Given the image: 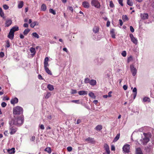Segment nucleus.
<instances>
[{
    "label": "nucleus",
    "mask_w": 154,
    "mask_h": 154,
    "mask_svg": "<svg viewBox=\"0 0 154 154\" xmlns=\"http://www.w3.org/2000/svg\"><path fill=\"white\" fill-rule=\"evenodd\" d=\"M77 93V91L76 90H74V89H72L71 90V93L72 94H76Z\"/></svg>",
    "instance_id": "nucleus-44"
},
{
    "label": "nucleus",
    "mask_w": 154,
    "mask_h": 154,
    "mask_svg": "<svg viewBox=\"0 0 154 154\" xmlns=\"http://www.w3.org/2000/svg\"><path fill=\"white\" fill-rule=\"evenodd\" d=\"M23 26L24 27L27 28L28 27L29 25L27 23H25L23 25Z\"/></svg>",
    "instance_id": "nucleus-63"
},
{
    "label": "nucleus",
    "mask_w": 154,
    "mask_h": 154,
    "mask_svg": "<svg viewBox=\"0 0 154 154\" xmlns=\"http://www.w3.org/2000/svg\"><path fill=\"white\" fill-rule=\"evenodd\" d=\"M102 128V126L100 125H97L95 128V129L96 131H100Z\"/></svg>",
    "instance_id": "nucleus-22"
},
{
    "label": "nucleus",
    "mask_w": 154,
    "mask_h": 154,
    "mask_svg": "<svg viewBox=\"0 0 154 154\" xmlns=\"http://www.w3.org/2000/svg\"><path fill=\"white\" fill-rule=\"evenodd\" d=\"M131 41L135 45L137 43V39H131Z\"/></svg>",
    "instance_id": "nucleus-41"
},
{
    "label": "nucleus",
    "mask_w": 154,
    "mask_h": 154,
    "mask_svg": "<svg viewBox=\"0 0 154 154\" xmlns=\"http://www.w3.org/2000/svg\"><path fill=\"white\" fill-rule=\"evenodd\" d=\"M50 13L53 14L54 15H55L56 13L55 10H54L53 9L50 8L49 10Z\"/></svg>",
    "instance_id": "nucleus-34"
},
{
    "label": "nucleus",
    "mask_w": 154,
    "mask_h": 154,
    "mask_svg": "<svg viewBox=\"0 0 154 154\" xmlns=\"http://www.w3.org/2000/svg\"><path fill=\"white\" fill-rule=\"evenodd\" d=\"M143 135L144 136V138L141 139L140 141L143 145H145L149 141V139L147 134L144 133Z\"/></svg>",
    "instance_id": "nucleus-5"
},
{
    "label": "nucleus",
    "mask_w": 154,
    "mask_h": 154,
    "mask_svg": "<svg viewBox=\"0 0 154 154\" xmlns=\"http://www.w3.org/2000/svg\"><path fill=\"white\" fill-rule=\"evenodd\" d=\"M12 23V21L10 19L7 20L5 23V26L8 27Z\"/></svg>",
    "instance_id": "nucleus-14"
},
{
    "label": "nucleus",
    "mask_w": 154,
    "mask_h": 154,
    "mask_svg": "<svg viewBox=\"0 0 154 154\" xmlns=\"http://www.w3.org/2000/svg\"><path fill=\"white\" fill-rule=\"evenodd\" d=\"M134 93V99L137 94V89L136 88H134L132 91Z\"/></svg>",
    "instance_id": "nucleus-18"
},
{
    "label": "nucleus",
    "mask_w": 154,
    "mask_h": 154,
    "mask_svg": "<svg viewBox=\"0 0 154 154\" xmlns=\"http://www.w3.org/2000/svg\"><path fill=\"white\" fill-rule=\"evenodd\" d=\"M47 88L49 90L51 91H52L54 89L53 86L50 84H48V85Z\"/></svg>",
    "instance_id": "nucleus-23"
},
{
    "label": "nucleus",
    "mask_w": 154,
    "mask_h": 154,
    "mask_svg": "<svg viewBox=\"0 0 154 154\" xmlns=\"http://www.w3.org/2000/svg\"><path fill=\"white\" fill-rule=\"evenodd\" d=\"M122 19L124 21L128 20V19L127 16L126 15H123L122 16Z\"/></svg>",
    "instance_id": "nucleus-36"
},
{
    "label": "nucleus",
    "mask_w": 154,
    "mask_h": 154,
    "mask_svg": "<svg viewBox=\"0 0 154 154\" xmlns=\"http://www.w3.org/2000/svg\"><path fill=\"white\" fill-rule=\"evenodd\" d=\"M111 150L112 151H115V146L113 145H112L111 146Z\"/></svg>",
    "instance_id": "nucleus-55"
},
{
    "label": "nucleus",
    "mask_w": 154,
    "mask_h": 154,
    "mask_svg": "<svg viewBox=\"0 0 154 154\" xmlns=\"http://www.w3.org/2000/svg\"><path fill=\"white\" fill-rule=\"evenodd\" d=\"M133 60L132 57V56H130L128 59V62H129L130 61H132Z\"/></svg>",
    "instance_id": "nucleus-46"
},
{
    "label": "nucleus",
    "mask_w": 154,
    "mask_h": 154,
    "mask_svg": "<svg viewBox=\"0 0 154 154\" xmlns=\"http://www.w3.org/2000/svg\"><path fill=\"white\" fill-rule=\"evenodd\" d=\"M152 149L150 147V146H148L145 148V150H146V152H149L152 151Z\"/></svg>",
    "instance_id": "nucleus-21"
},
{
    "label": "nucleus",
    "mask_w": 154,
    "mask_h": 154,
    "mask_svg": "<svg viewBox=\"0 0 154 154\" xmlns=\"http://www.w3.org/2000/svg\"><path fill=\"white\" fill-rule=\"evenodd\" d=\"M0 15L1 17L4 18V14L2 11V10L1 8H0Z\"/></svg>",
    "instance_id": "nucleus-37"
},
{
    "label": "nucleus",
    "mask_w": 154,
    "mask_h": 154,
    "mask_svg": "<svg viewBox=\"0 0 154 154\" xmlns=\"http://www.w3.org/2000/svg\"><path fill=\"white\" fill-rule=\"evenodd\" d=\"M85 141L86 142L91 143H93L95 142L94 138L90 137H88L86 139Z\"/></svg>",
    "instance_id": "nucleus-15"
},
{
    "label": "nucleus",
    "mask_w": 154,
    "mask_h": 154,
    "mask_svg": "<svg viewBox=\"0 0 154 154\" xmlns=\"http://www.w3.org/2000/svg\"><path fill=\"white\" fill-rule=\"evenodd\" d=\"M88 91H79L78 94L81 95H85L87 94Z\"/></svg>",
    "instance_id": "nucleus-16"
},
{
    "label": "nucleus",
    "mask_w": 154,
    "mask_h": 154,
    "mask_svg": "<svg viewBox=\"0 0 154 154\" xmlns=\"http://www.w3.org/2000/svg\"><path fill=\"white\" fill-rule=\"evenodd\" d=\"M105 150L107 153V154H109L110 153V151L109 148L105 149Z\"/></svg>",
    "instance_id": "nucleus-58"
},
{
    "label": "nucleus",
    "mask_w": 154,
    "mask_h": 154,
    "mask_svg": "<svg viewBox=\"0 0 154 154\" xmlns=\"http://www.w3.org/2000/svg\"><path fill=\"white\" fill-rule=\"evenodd\" d=\"M23 1L20 2L18 5V8H21L23 7Z\"/></svg>",
    "instance_id": "nucleus-32"
},
{
    "label": "nucleus",
    "mask_w": 154,
    "mask_h": 154,
    "mask_svg": "<svg viewBox=\"0 0 154 154\" xmlns=\"http://www.w3.org/2000/svg\"><path fill=\"white\" fill-rule=\"evenodd\" d=\"M88 95L90 97L93 99H95L96 98V96L92 92L89 93Z\"/></svg>",
    "instance_id": "nucleus-26"
},
{
    "label": "nucleus",
    "mask_w": 154,
    "mask_h": 154,
    "mask_svg": "<svg viewBox=\"0 0 154 154\" xmlns=\"http://www.w3.org/2000/svg\"><path fill=\"white\" fill-rule=\"evenodd\" d=\"M130 30L132 32H133L134 31V29L133 27L132 26H131L130 27Z\"/></svg>",
    "instance_id": "nucleus-52"
},
{
    "label": "nucleus",
    "mask_w": 154,
    "mask_h": 154,
    "mask_svg": "<svg viewBox=\"0 0 154 154\" xmlns=\"http://www.w3.org/2000/svg\"><path fill=\"white\" fill-rule=\"evenodd\" d=\"M121 54L124 57H126L127 54L126 51H123L121 53Z\"/></svg>",
    "instance_id": "nucleus-42"
},
{
    "label": "nucleus",
    "mask_w": 154,
    "mask_h": 154,
    "mask_svg": "<svg viewBox=\"0 0 154 154\" xmlns=\"http://www.w3.org/2000/svg\"><path fill=\"white\" fill-rule=\"evenodd\" d=\"M71 102L77 104H79V100H72L71 101Z\"/></svg>",
    "instance_id": "nucleus-43"
},
{
    "label": "nucleus",
    "mask_w": 154,
    "mask_h": 154,
    "mask_svg": "<svg viewBox=\"0 0 154 154\" xmlns=\"http://www.w3.org/2000/svg\"><path fill=\"white\" fill-rule=\"evenodd\" d=\"M120 137V134H117L116 137L114 138L113 140V142L117 141L119 139Z\"/></svg>",
    "instance_id": "nucleus-25"
},
{
    "label": "nucleus",
    "mask_w": 154,
    "mask_h": 154,
    "mask_svg": "<svg viewBox=\"0 0 154 154\" xmlns=\"http://www.w3.org/2000/svg\"><path fill=\"white\" fill-rule=\"evenodd\" d=\"M6 105H7L6 103L5 102H3L1 104V106H2V107H5L6 106Z\"/></svg>",
    "instance_id": "nucleus-51"
},
{
    "label": "nucleus",
    "mask_w": 154,
    "mask_h": 154,
    "mask_svg": "<svg viewBox=\"0 0 154 154\" xmlns=\"http://www.w3.org/2000/svg\"><path fill=\"white\" fill-rule=\"evenodd\" d=\"M99 27L97 26H95L93 29V31L95 34L98 33L99 31Z\"/></svg>",
    "instance_id": "nucleus-10"
},
{
    "label": "nucleus",
    "mask_w": 154,
    "mask_h": 154,
    "mask_svg": "<svg viewBox=\"0 0 154 154\" xmlns=\"http://www.w3.org/2000/svg\"><path fill=\"white\" fill-rule=\"evenodd\" d=\"M104 147L105 148V149L109 148L108 145L106 143H105L104 144Z\"/></svg>",
    "instance_id": "nucleus-53"
},
{
    "label": "nucleus",
    "mask_w": 154,
    "mask_h": 154,
    "mask_svg": "<svg viewBox=\"0 0 154 154\" xmlns=\"http://www.w3.org/2000/svg\"><path fill=\"white\" fill-rule=\"evenodd\" d=\"M13 111V114L15 115L22 114L23 112L22 108L18 106L14 108Z\"/></svg>",
    "instance_id": "nucleus-3"
},
{
    "label": "nucleus",
    "mask_w": 154,
    "mask_h": 154,
    "mask_svg": "<svg viewBox=\"0 0 154 154\" xmlns=\"http://www.w3.org/2000/svg\"><path fill=\"white\" fill-rule=\"evenodd\" d=\"M38 22L36 21H34L30 25V26L32 28H33L35 25H38Z\"/></svg>",
    "instance_id": "nucleus-24"
},
{
    "label": "nucleus",
    "mask_w": 154,
    "mask_h": 154,
    "mask_svg": "<svg viewBox=\"0 0 154 154\" xmlns=\"http://www.w3.org/2000/svg\"><path fill=\"white\" fill-rule=\"evenodd\" d=\"M30 51L31 53H32V55H35V50L34 48L32 47L30 48Z\"/></svg>",
    "instance_id": "nucleus-27"
},
{
    "label": "nucleus",
    "mask_w": 154,
    "mask_h": 154,
    "mask_svg": "<svg viewBox=\"0 0 154 154\" xmlns=\"http://www.w3.org/2000/svg\"><path fill=\"white\" fill-rule=\"evenodd\" d=\"M32 35L34 38H38L39 37V35L36 32L33 33Z\"/></svg>",
    "instance_id": "nucleus-35"
},
{
    "label": "nucleus",
    "mask_w": 154,
    "mask_h": 154,
    "mask_svg": "<svg viewBox=\"0 0 154 154\" xmlns=\"http://www.w3.org/2000/svg\"><path fill=\"white\" fill-rule=\"evenodd\" d=\"M51 95V94L49 92H48L45 96V98L48 99L49 97Z\"/></svg>",
    "instance_id": "nucleus-39"
},
{
    "label": "nucleus",
    "mask_w": 154,
    "mask_h": 154,
    "mask_svg": "<svg viewBox=\"0 0 154 154\" xmlns=\"http://www.w3.org/2000/svg\"><path fill=\"white\" fill-rule=\"evenodd\" d=\"M135 154H143L141 149L140 147H138L136 149Z\"/></svg>",
    "instance_id": "nucleus-12"
},
{
    "label": "nucleus",
    "mask_w": 154,
    "mask_h": 154,
    "mask_svg": "<svg viewBox=\"0 0 154 154\" xmlns=\"http://www.w3.org/2000/svg\"><path fill=\"white\" fill-rule=\"evenodd\" d=\"M90 81V80L88 78H86L85 79L84 82L86 84L89 83Z\"/></svg>",
    "instance_id": "nucleus-38"
},
{
    "label": "nucleus",
    "mask_w": 154,
    "mask_h": 154,
    "mask_svg": "<svg viewBox=\"0 0 154 154\" xmlns=\"http://www.w3.org/2000/svg\"><path fill=\"white\" fill-rule=\"evenodd\" d=\"M15 149L14 148H12L11 149H8L7 150L8 152V153L12 154H14L15 152Z\"/></svg>",
    "instance_id": "nucleus-19"
},
{
    "label": "nucleus",
    "mask_w": 154,
    "mask_h": 154,
    "mask_svg": "<svg viewBox=\"0 0 154 154\" xmlns=\"http://www.w3.org/2000/svg\"><path fill=\"white\" fill-rule=\"evenodd\" d=\"M19 30V27L17 26H15L11 29L8 35V37L9 38H13L14 37V32L17 31Z\"/></svg>",
    "instance_id": "nucleus-4"
},
{
    "label": "nucleus",
    "mask_w": 154,
    "mask_h": 154,
    "mask_svg": "<svg viewBox=\"0 0 154 154\" xmlns=\"http://www.w3.org/2000/svg\"><path fill=\"white\" fill-rule=\"evenodd\" d=\"M47 9L46 5L45 4H42L41 7V10L43 11H45Z\"/></svg>",
    "instance_id": "nucleus-17"
},
{
    "label": "nucleus",
    "mask_w": 154,
    "mask_h": 154,
    "mask_svg": "<svg viewBox=\"0 0 154 154\" xmlns=\"http://www.w3.org/2000/svg\"><path fill=\"white\" fill-rule=\"evenodd\" d=\"M49 60V58L48 57H46L45 58L44 61V69L46 72L48 74L52 75V73L51 71L49 69L48 66H49V64L48 63V61Z\"/></svg>",
    "instance_id": "nucleus-2"
},
{
    "label": "nucleus",
    "mask_w": 154,
    "mask_h": 154,
    "mask_svg": "<svg viewBox=\"0 0 154 154\" xmlns=\"http://www.w3.org/2000/svg\"><path fill=\"white\" fill-rule=\"evenodd\" d=\"M130 145L129 144L124 145L122 148L123 153H128L129 152Z\"/></svg>",
    "instance_id": "nucleus-7"
},
{
    "label": "nucleus",
    "mask_w": 154,
    "mask_h": 154,
    "mask_svg": "<svg viewBox=\"0 0 154 154\" xmlns=\"http://www.w3.org/2000/svg\"><path fill=\"white\" fill-rule=\"evenodd\" d=\"M123 0H119V3L122 6H123V4L122 3Z\"/></svg>",
    "instance_id": "nucleus-54"
},
{
    "label": "nucleus",
    "mask_w": 154,
    "mask_h": 154,
    "mask_svg": "<svg viewBox=\"0 0 154 154\" xmlns=\"http://www.w3.org/2000/svg\"><path fill=\"white\" fill-rule=\"evenodd\" d=\"M143 101L144 102H150V100L149 97H145L143 98Z\"/></svg>",
    "instance_id": "nucleus-29"
},
{
    "label": "nucleus",
    "mask_w": 154,
    "mask_h": 154,
    "mask_svg": "<svg viewBox=\"0 0 154 154\" xmlns=\"http://www.w3.org/2000/svg\"><path fill=\"white\" fill-rule=\"evenodd\" d=\"M140 17L142 20H146L148 19V15L147 13H141L140 14Z\"/></svg>",
    "instance_id": "nucleus-9"
},
{
    "label": "nucleus",
    "mask_w": 154,
    "mask_h": 154,
    "mask_svg": "<svg viewBox=\"0 0 154 154\" xmlns=\"http://www.w3.org/2000/svg\"><path fill=\"white\" fill-rule=\"evenodd\" d=\"M68 9L71 11L72 12H73V8L72 7H69L68 8Z\"/></svg>",
    "instance_id": "nucleus-56"
},
{
    "label": "nucleus",
    "mask_w": 154,
    "mask_h": 154,
    "mask_svg": "<svg viewBox=\"0 0 154 154\" xmlns=\"http://www.w3.org/2000/svg\"><path fill=\"white\" fill-rule=\"evenodd\" d=\"M91 4L97 8H99L100 6V3L97 0H92Z\"/></svg>",
    "instance_id": "nucleus-6"
},
{
    "label": "nucleus",
    "mask_w": 154,
    "mask_h": 154,
    "mask_svg": "<svg viewBox=\"0 0 154 154\" xmlns=\"http://www.w3.org/2000/svg\"><path fill=\"white\" fill-rule=\"evenodd\" d=\"M3 8L5 10H7L9 8V7L6 5H3Z\"/></svg>",
    "instance_id": "nucleus-50"
},
{
    "label": "nucleus",
    "mask_w": 154,
    "mask_h": 154,
    "mask_svg": "<svg viewBox=\"0 0 154 154\" xmlns=\"http://www.w3.org/2000/svg\"><path fill=\"white\" fill-rule=\"evenodd\" d=\"M18 101V99L17 97H15L14 98L12 99L11 101V104H14L16 103H17Z\"/></svg>",
    "instance_id": "nucleus-13"
},
{
    "label": "nucleus",
    "mask_w": 154,
    "mask_h": 154,
    "mask_svg": "<svg viewBox=\"0 0 154 154\" xmlns=\"http://www.w3.org/2000/svg\"><path fill=\"white\" fill-rule=\"evenodd\" d=\"M24 119L23 116H14L9 121V124L10 125L9 129L11 130V134H14L17 131V128H13V125H15L17 126L21 125L24 122Z\"/></svg>",
    "instance_id": "nucleus-1"
},
{
    "label": "nucleus",
    "mask_w": 154,
    "mask_h": 154,
    "mask_svg": "<svg viewBox=\"0 0 154 154\" xmlns=\"http://www.w3.org/2000/svg\"><path fill=\"white\" fill-rule=\"evenodd\" d=\"M30 31V29L27 28L25 29L23 31V33L24 35H26Z\"/></svg>",
    "instance_id": "nucleus-28"
},
{
    "label": "nucleus",
    "mask_w": 154,
    "mask_h": 154,
    "mask_svg": "<svg viewBox=\"0 0 154 154\" xmlns=\"http://www.w3.org/2000/svg\"><path fill=\"white\" fill-rule=\"evenodd\" d=\"M119 22L120 25L121 26H122V25L123 23L122 20H121L120 19V20H119Z\"/></svg>",
    "instance_id": "nucleus-60"
},
{
    "label": "nucleus",
    "mask_w": 154,
    "mask_h": 154,
    "mask_svg": "<svg viewBox=\"0 0 154 154\" xmlns=\"http://www.w3.org/2000/svg\"><path fill=\"white\" fill-rule=\"evenodd\" d=\"M38 78L39 79H43L42 76L40 75H38Z\"/></svg>",
    "instance_id": "nucleus-64"
},
{
    "label": "nucleus",
    "mask_w": 154,
    "mask_h": 154,
    "mask_svg": "<svg viewBox=\"0 0 154 154\" xmlns=\"http://www.w3.org/2000/svg\"><path fill=\"white\" fill-rule=\"evenodd\" d=\"M104 60V59L103 58H100V59H98V63L101 64L103 62Z\"/></svg>",
    "instance_id": "nucleus-40"
},
{
    "label": "nucleus",
    "mask_w": 154,
    "mask_h": 154,
    "mask_svg": "<svg viewBox=\"0 0 154 154\" xmlns=\"http://www.w3.org/2000/svg\"><path fill=\"white\" fill-rule=\"evenodd\" d=\"M127 4L130 6H132L133 5V2L132 0H127Z\"/></svg>",
    "instance_id": "nucleus-30"
},
{
    "label": "nucleus",
    "mask_w": 154,
    "mask_h": 154,
    "mask_svg": "<svg viewBox=\"0 0 154 154\" xmlns=\"http://www.w3.org/2000/svg\"><path fill=\"white\" fill-rule=\"evenodd\" d=\"M110 33L111 34L112 37L113 38H115V35L114 34V32L113 31H111L110 32Z\"/></svg>",
    "instance_id": "nucleus-47"
},
{
    "label": "nucleus",
    "mask_w": 154,
    "mask_h": 154,
    "mask_svg": "<svg viewBox=\"0 0 154 154\" xmlns=\"http://www.w3.org/2000/svg\"><path fill=\"white\" fill-rule=\"evenodd\" d=\"M6 46L7 48H9L10 46V42L8 40L6 41Z\"/></svg>",
    "instance_id": "nucleus-45"
},
{
    "label": "nucleus",
    "mask_w": 154,
    "mask_h": 154,
    "mask_svg": "<svg viewBox=\"0 0 154 154\" xmlns=\"http://www.w3.org/2000/svg\"><path fill=\"white\" fill-rule=\"evenodd\" d=\"M123 88L125 90H126L128 88V86L126 85H124L123 86Z\"/></svg>",
    "instance_id": "nucleus-59"
},
{
    "label": "nucleus",
    "mask_w": 154,
    "mask_h": 154,
    "mask_svg": "<svg viewBox=\"0 0 154 154\" xmlns=\"http://www.w3.org/2000/svg\"><path fill=\"white\" fill-rule=\"evenodd\" d=\"M112 93V92L111 91H110L108 93V97H110L112 96L111 94Z\"/></svg>",
    "instance_id": "nucleus-62"
},
{
    "label": "nucleus",
    "mask_w": 154,
    "mask_h": 154,
    "mask_svg": "<svg viewBox=\"0 0 154 154\" xmlns=\"http://www.w3.org/2000/svg\"><path fill=\"white\" fill-rule=\"evenodd\" d=\"M89 84L92 86L95 85L96 84V81L95 80L91 79L90 80Z\"/></svg>",
    "instance_id": "nucleus-20"
},
{
    "label": "nucleus",
    "mask_w": 154,
    "mask_h": 154,
    "mask_svg": "<svg viewBox=\"0 0 154 154\" xmlns=\"http://www.w3.org/2000/svg\"><path fill=\"white\" fill-rule=\"evenodd\" d=\"M109 6L111 8H113L114 7V4L112 1L110 2Z\"/></svg>",
    "instance_id": "nucleus-48"
},
{
    "label": "nucleus",
    "mask_w": 154,
    "mask_h": 154,
    "mask_svg": "<svg viewBox=\"0 0 154 154\" xmlns=\"http://www.w3.org/2000/svg\"><path fill=\"white\" fill-rule=\"evenodd\" d=\"M148 146L152 149L154 147V140H152L151 143H149Z\"/></svg>",
    "instance_id": "nucleus-31"
},
{
    "label": "nucleus",
    "mask_w": 154,
    "mask_h": 154,
    "mask_svg": "<svg viewBox=\"0 0 154 154\" xmlns=\"http://www.w3.org/2000/svg\"><path fill=\"white\" fill-rule=\"evenodd\" d=\"M4 56V54L3 52H0V57H3Z\"/></svg>",
    "instance_id": "nucleus-57"
},
{
    "label": "nucleus",
    "mask_w": 154,
    "mask_h": 154,
    "mask_svg": "<svg viewBox=\"0 0 154 154\" xmlns=\"http://www.w3.org/2000/svg\"><path fill=\"white\" fill-rule=\"evenodd\" d=\"M82 5L84 8H88L90 7L89 3L86 1L83 2L82 3Z\"/></svg>",
    "instance_id": "nucleus-11"
},
{
    "label": "nucleus",
    "mask_w": 154,
    "mask_h": 154,
    "mask_svg": "<svg viewBox=\"0 0 154 154\" xmlns=\"http://www.w3.org/2000/svg\"><path fill=\"white\" fill-rule=\"evenodd\" d=\"M45 151L47 152L48 153H50L51 152V149L50 147H48L46 148L45 150Z\"/></svg>",
    "instance_id": "nucleus-33"
},
{
    "label": "nucleus",
    "mask_w": 154,
    "mask_h": 154,
    "mask_svg": "<svg viewBox=\"0 0 154 154\" xmlns=\"http://www.w3.org/2000/svg\"><path fill=\"white\" fill-rule=\"evenodd\" d=\"M67 149L68 152H71L72 150V148L71 146H69L67 147Z\"/></svg>",
    "instance_id": "nucleus-49"
},
{
    "label": "nucleus",
    "mask_w": 154,
    "mask_h": 154,
    "mask_svg": "<svg viewBox=\"0 0 154 154\" xmlns=\"http://www.w3.org/2000/svg\"><path fill=\"white\" fill-rule=\"evenodd\" d=\"M40 129L42 130H44L45 128L44 126L43 125H41L40 126Z\"/></svg>",
    "instance_id": "nucleus-61"
},
{
    "label": "nucleus",
    "mask_w": 154,
    "mask_h": 154,
    "mask_svg": "<svg viewBox=\"0 0 154 154\" xmlns=\"http://www.w3.org/2000/svg\"><path fill=\"white\" fill-rule=\"evenodd\" d=\"M131 71L132 73V75L134 76L137 73V69L135 68L133 65H131L130 66Z\"/></svg>",
    "instance_id": "nucleus-8"
}]
</instances>
